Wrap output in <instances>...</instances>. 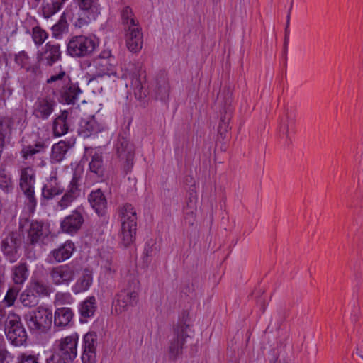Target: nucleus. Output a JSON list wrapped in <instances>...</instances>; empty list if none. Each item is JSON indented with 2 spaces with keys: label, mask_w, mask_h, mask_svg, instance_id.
Wrapping results in <instances>:
<instances>
[{
  "label": "nucleus",
  "mask_w": 363,
  "mask_h": 363,
  "mask_svg": "<svg viewBox=\"0 0 363 363\" xmlns=\"http://www.w3.org/2000/svg\"><path fill=\"white\" fill-rule=\"evenodd\" d=\"M114 57L108 50L101 52L94 61V65L98 70V73L90 78L89 83L94 85L96 82H100L105 88H113L114 83L118 77L113 71Z\"/></svg>",
  "instance_id": "obj_1"
},
{
  "label": "nucleus",
  "mask_w": 363,
  "mask_h": 363,
  "mask_svg": "<svg viewBox=\"0 0 363 363\" xmlns=\"http://www.w3.org/2000/svg\"><path fill=\"white\" fill-rule=\"evenodd\" d=\"M46 83L52 84L55 83L58 87L54 94L60 96V101L67 104H74L77 102L82 90L77 83L73 82L69 76L62 69L58 74L49 77Z\"/></svg>",
  "instance_id": "obj_2"
},
{
  "label": "nucleus",
  "mask_w": 363,
  "mask_h": 363,
  "mask_svg": "<svg viewBox=\"0 0 363 363\" xmlns=\"http://www.w3.org/2000/svg\"><path fill=\"white\" fill-rule=\"evenodd\" d=\"M121 223V242L124 247L130 245L135 239L137 226V214L135 208L126 203L119 208Z\"/></svg>",
  "instance_id": "obj_3"
},
{
  "label": "nucleus",
  "mask_w": 363,
  "mask_h": 363,
  "mask_svg": "<svg viewBox=\"0 0 363 363\" xmlns=\"http://www.w3.org/2000/svg\"><path fill=\"white\" fill-rule=\"evenodd\" d=\"M24 320L30 332L35 334L45 333L52 325V313L48 308L39 306L27 313Z\"/></svg>",
  "instance_id": "obj_4"
},
{
  "label": "nucleus",
  "mask_w": 363,
  "mask_h": 363,
  "mask_svg": "<svg viewBox=\"0 0 363 363\" xmlns=\"http://www.w3.org/2000/svg\"><path fill=\"white\" fill-rule=\"evenodd\" d=\"M4 331L8 340L15 346H21L27 340V333L21 317L13 313H9L4 324Z\"/></svg>",
  "instance_id": "obj_5"
},
{
  "label": "nucleus",
  "mask_w": 363,
  "mask_h": 363,
  "mask_svg": "<svg viewBox=\"0 0 363 363\" xmlns=\"http://www.w3.org/2000/svg\"><path fill=\"white\" fill-rule=\"evenodd\" d=\"M35 183V171L31 167L21 169L19 186L26 199V205L30 211H33L37 205L34 185Z\"/></svg>",
  "instance_id": "obj_6"
},
{
  "label": "nucleus",
  "mask_w": 363,
  "mask_h": 363,
  "mask_svg": "<svg viewBox=\"0 0 363 363\" xmlns=\"http://www.w3.org/2000/svg\"><path fill=\"white\" fill-rule=\"evenodd\" d=\"M22 245V235L17 231H11L5 234L1 242V250L11 263H13L20 257V250Z\"/></svg>",
  "instance_id": "obj_7"
},
{
  "label": "nucleus",
  "mask_w": 363,
  "mask_h": 363,
  "mask_svg": "<svg viewBox=\"0 0 363 363\" xmlns=\"http://www.w3.org/2000/svg\"><path fill=\"white\" fill-rule=\"evenodd\" d=\"M191 329L189 325L184 322H180L175 327L174 336L170 340L169 346V357L172 360H176L182 354L186 340L190 337Z\"/></svg>",
  "instance_id": "obj_8"
},
{
  "label": "nucleus",
  "mask_w": 363,
  "mask_h": 363,
  "mask_svg": "<svg viewBox=\"0 0 363 363\" xmlns=\"http://www.w3.org/2000/svg\"><path fill=\"white\" fill-rule=\"evenodd\" d=\"M95 48L96 43L91 38L77 35L69 40L67 46V52L72 57H83L91 55Z\"/></svg>",
  "instance_id": "obj_9"
},
{
  "label": "nucleus",
  "mask_w": 363,
  "mask_h": 363,
  "mask_svg": "<svg viewBox=\"0 0 363 363\" xmlns=\"http://www.w3.org/2000/svg\"><path fill=\"white\" fill-rule=\"evenodd\" d=\"M78 340L79 335L76 333L62 337L55 342L54 354L62 357L64 359L72 362L77 355Z\"/></svg>",
  "instance_id": "obj_10"
},
{
  "label": "nucleus",
  "mask_w": 363,
  "mask_h": 363,
  "mask_svg": "<svg viewBox=\"0 0 363 363\" xmlns=\"http://www.w3.org/2000/svg\"><path fill=\"white\" fill-rule=\"evenodd\" d=\"M116 154L118 158L125 162L124 168L129 172L133 165L135 149L133 145L124 135H119L115 145Z\"/></svg>",
  "instance_id": "obj_11"
},
{
  "label": "nucleus",
  "mask_w": 363,
  "mask_h": 363,
  "mask_svg": "<svg viewBox=\"0 0 363 363\" xmlns=\"http://www.w3.org/2000/svg\"><path fill=\"white\" fill-rule=\"evenodd\" d=\"M76 276V268L71 264L54 267L50 270V277L53 284L69 285Z\"/></svg>",
  "instance_id": "obj_12"
},
{
  "label": "nucleus",
  "mask_w": 363,
  "mask_h": 363,
  "mask_svg": "<svg viewBox=\"0 0 363 363\" xmlns=\"http://www.w3.org/2000/svg\"><path fill=\"white\" fill-rule=\"evenodd\" d=\"M85 211L82 206H79L72 213L65 216L60 223L62 232L73 235L78 232L84 222Z\"/></svg>",
  "instance_id": "obj_13"
},
{
  "label": "nucleus",
  "mask_w": 363,
  "mask_h": 363,
  "mask_svg": "<svg viewBox=\"0 0 363 363\" xmlns=\"http://www.w3.org/2000/svg\"><path fill=\"white\" fill-rule=\"evenodd\" d=\"M49 234L50 230L43 222L32 220L27 230L26 242L31 246L44 245Z\"/></svg>",
  "instance_id": "obj_14"
},
{
  "label": "nucleus",
  "mask_w": 363,
  "mask_h": 363,
  "mask_svg": "<svg viewBox=\"0 0 363 363\" xmlns=\"http://www.w3.org/2000/svg\"><path fill=\"white\" fill-rule=\"evenodd\" d=\"M57 106L55 100L50 96L36 99L32 109V115L38 120L46 121L55 111Z\"/></svg>",
  "instance_id": "obj_15"
},
{
  "label": "nucleus",
  "mask_w": 363,
  "mask_h": 363,
  "mask_svg": "<svg viewBox=\"0 0 363 363\" xmlns=\"http://www.w3.org/2000/svg\"><path fill=\"white\" fill-rule=\"evenodd\" d=\"M138 300V291L135 289L126 288L121 290L116 296L113 303V307L116 314H121L130 307L135 306Z\"/></svg>",
  "instance_id": "obj_16"
},
{
  "label": "nucleus",
  "mask_w": 363,
  "mask_h": 363,
  "mask_svg": "<svg viewBox=\"0 0 363 363\" xmlns=\"http://www.w3.org/2000/svg\"><path fill=\"white\" fill-rule=\"evenodd\" d=\"M79 18L74 25L81 28L86 25L89 21L95 19L100 13L101 7L98 1H77Z\"/></svg>",
  "instance_id": "obj_17"
},
{
  "label": "nucleus",
  "mask_w": 363,
  "mask_h": 363,
  "mask_svg": "<svg viewBox=\"0 0 363 363\" xmlns=\"http://www.w3.org/2000/svg\"><path fill=\"white\" fill-rule=\"evenodd\" d=\"M79 179L74 175L71 179L65 192L56 203V208L60 210H65L80 196Z\"/></svg>",
  "instance_id": "obj_18"
},
{
  "label": "nucleus",
  "mask_w": 363,
  "mask_h": 363,
  "mask_svg": "<svg viewBox=\"0 0 363 363\" xmlns=\"http://www.w3.org/2000/svg\"><path fill=\"white\" fill-rule=\"evenodd\" d=\"M61 57L60 45L50 42L47 43L42 51L37 54L38 62L40 67L41 65L52 67L55 62L60 60Z\"/></svg>",
  "instance_id": "obj_19"
},
{
  "label": "nucleus",
  "mask_w": 363,
  "mask_h": 363,
  "mask_svg": "<svg viewBox=\"0 0 363 363\" xmlns=\"http://www.w3.org/2000/svg\"><path fill=\"white\" fill-rule=\"evenodd\" d=\"M105 130V126L98 122L94 116L82 118L79 123L78 134L84 138L95 137Z\"/></svg>",
  "instance_id": "obj_20"
},
{
  "label": "nucleus",
  "mask_w": 363,
  "mask_h": 363,
  "mask_svg": "<svg viewBox=\"0 0 363 363\" xmlns=\"http://www.w3.org/2000/svg\"><path fill=\"white\" fill-rule=\"evenodd\" d=\"M75 250L74 243L67 240L57 247L52 250L48 255V263H60L69 259Z\"/></svg>",
  "instance_id": "obj_21"
},
{
  "label": "nucleus",
  "mask_w": 363,
  "mask_h": 363,
  "mask_svg": "<svg viewBox=\"0 0 363 363\" xmlns=\"http://www.w3.org/2000/svg\"><path fill=\"white\" fill-rule=\"evenodd\" d=\"M97 335L87 333L83 338L82 363H96Z\"/></svg>",
  "instance_id": "obj_22"
},
{
  "label": "nucleus",
  "mask_w": 363,
  "mask_h": 363,
  "mask_svg": "<svg viewBox=\"0 0 363 363\" xmlns=\"http://www.w3.org/2000/svg\"><path fill=\"white\" fill-rule=\"evenodd\" d=\"M14 61L21 69L30 73L34 77H40L43 71L39 62L30 63V58L25 51H21L15 55Z\"/></svg>",
  "instance_id": "obj_23"
},
{
  "label": "nucleus",
  "mask_w": 363,
  "mask_h": 363,
  "mask_svg": "<svg viewBox=\"0 0 363 363\" xmlns=\"http://www.w3.org/2000/svg\"><path fill=\"white\" fill-rule=\"evenodd\" d=\"M64 187L59 181L56 174L50 175L42 188V197L46 200L52 199L55 196L64 192Z\"/></svg>",
  "instance_id": "obj_24"
},
{
  "label": "nucleus",
  "mask_w": 363,
  "mask_h": 363,
  "mask_svg": "<svg viewBox=\"0 0 363 363\" xmlns=\"http://www.w3.org/2000/svg\"><path fill=\"white\" fill-rule=\"evenodd\" d=\"M70 127L71 121L69 118V112L66 110L61 111L52 123V130L55 137L67 134Z\"/></svg>",
  "instance_id": "obj_25"
},
{
  "label": "nucleus",
  "mask_w": 363,
  "mask_h": 363,
  "mask_svg": "<svg viewBox=\"0 0 363 363\" xmlns=\"http://www.w3.org/2000/svg\"><path fill=\"white\" fill-rule=\"evenodd\" d=\"M125 42L128 49L132 52H138L142 49L143 34L139 26L128 28Z\"/></svg>",
  "instance_id": "obj_26"
},
{
  "label": "nucleus",
  "mask_w": 363,
  "mask_h": 363,
  "mask_svg": "<svg viewBox=\"0 0 363 363\" xmlns=\"http://www.w3.org/2000/svg\"><path fill=\"white\" fill-rule=\"evenodd\" d=\"M89 202L99 216H104L106 208L107 201L100 189L92 191L88 198Z\"/></svg>",
  "instance_id": "obj_27"
},
{
  "label": "nucleus",
  "mask_w": 363,
  "mask_h": 363,
  "mask_svg": "<svg viewBox=\"0 0 363 363\" xmlns=\"http://www.w3.org/2000/svg\"><path fill=\"white\" fill-rule=\"evenodd\" d=\"M99 264L105 275L111 276L116 271V264L110 250H101L100 252Z\"/></svg>",
  "instance_id": "obj_28"
},
{
  "label": "nucleus",
  "mask_w": 363,
  "mask_h": 363,
  "mask_svg": "<svg viewBox=\"0 0 363 363\" xmlns=\"http://www.w3.org/2000/svg\"><path fill=\"white\" fill-rule=\"evenodd\" d=\"M74 317V313L70 308H57L54 314V325L55 327L64 328L70 325Z\"/></svg>",
  "instance_id": "obj_29"
},
{
  "label": "nucleus",
  "mask_w": 363,
  "mask_h": 363,
  "mask_svg": "<svg viewBox=\"0 0 363 363\" xmlns=\"http://www.w3.org/2000/svg\"><path fill=\"white\" fill-rule=\"evenodd\" d=\"M93 282L92 272L85 269L82 275L77 279L72 286V291L74 294H79L87 291Z\"/></svg>",
  "instance_id": "obj_30"
},
{
  "label": "nucleus",
  "mask_w": 363,
  "mask_h": 363,
  "mask_svg": "<svg viewBox=\"0 0 363 363\" xmlns=\"http://www.w3.org/2000/svg\"><path fill=\"white\" fill-rule=\"evenodd\" d=\"M69 148L68 143L60 140L55 143L52 147L50 155V161L52 163H59L62 162Z\"/></svg>",
  "instance_id": "obj_31"
},
{
  "label": "nucleus",
  "mask_w": 363,
  "mask_h": 363,
  "mask_svg": "<svg viewBox=\"0 0 363 363\" xmlns=\"http://www.w3.org/2000/svg\"><path fill=\"white\" fill-rule=\"evenodd\" d=\"M196 197L191 196L184 207V219L189 225H193L196 221Z\"/></svg>",
  "instance_id": "obj_32"
},
{
  "label": "nucleus",
  "mask_w": 363,
  "mask_h": 363,
  "mask_svg": "<svg viewBox=\"0 0 363 363\" xmlns=\"http://www.w3.org/2000/svg\"><path fill=\"white\" fill-rule=\"evenodd\" d=\"M12 279L15 284L22 285L28 279V271L26 263H20L11 269Z\"/></svg>",
  "instance_id": "obj_33"
},
{
  "label": "nucleus",
  "mask_w": 363,
  "mask_h": 363,
  "mask_svg": "<svg viewBox=\"0 0 363 363\" xmlns=\"http://www.w3.org/2000/svg\"><path fill=\"white\" fill-rule=\"evenodd\" d=\"M155 97L160 100H166L169 94V86L167 79L162 77L157 79L155 87Z\"/></svg>",
  "instance_id": "obj_34"
},
{
  "label": "nucleus",
  "mask_w": 363,
  "mask_h": 363,
  "mask_svg": "<svg viewBox=\"0 0 363 363\" xmlns=\"http://www.w3.org/2000/svg\"><path fill=\"white\" fill-rule=\"evenodd\" d=\"M96 299L90 296L84 301L79 308V313L82 318H88L94 315L96 308Z\"/></svg>",
  "instance_id": "obj_35"
},
{
  "label": "nucleus",
  "mask_w": 363,
  "mask_h": 363,
  "mask_svg": "<svg viewBox=\"0 0 363 363\" xmlns=\"http://www.w3.org/2000/svg\"><path fill=\"white\" fill-rule=\"evenodd\" d=\"M121 17L122 23L128 26V28L138 26L139 23L135 18L132 9L129 6H125L122 9L121 11Z\"/></svg>",
  "instance_id": "obj_36"
},
{
  "label": "nucleus",
  "mask_w": 363,
  "mask_h": 363,
  "mask_svg": "<svg viewBox=\"0 0 363 363\" xmlns=\"http://www.w3.org/2000/svg\"><path fill=\"white\" fill-rule=\"evenodd\" d=\"M20 301L25 307H34L38 304V296L30 289H26L20 295Z\"/></svg>",
  "instance_id": "obj_37"
},
{
  "label": "nucleus",
  "mask_w": 363,
  "mask_h": 363,
  "mask_svg": "<svg viewBox=\"0 0 363 363\" xmlns=\"http://www.w3.org/2000/svg\"><path fill=\"white\" fill-rule=\"evenodd\" d=\"M62 1H46L42 5V13L45 18H48L60 9Z\"/></svg>",
  "instance_id": "obj_38"
},
{
  "label": "nucleus",
  "mask_w": 363,
  "mask_h": 363,
  "mask_svg": "<svg viewBox=\"0 0 363 363\" xmlns=\"http://www.w3.org/2000/svg\"><path fill=\"white\" fill-rule=\"evenodd\" d=\"M45 147L46 145L45 143L43 142L37 143L34 145L26 146L21 150L22 157L23 159L26 160L30 156L43 152Z\"/></svg>",
  "instance_id": "obj_39"
},
{
  "label": "nucleus",
  "mask_w": 363,
  "mask_h": 363,
  "mask_svg": "<svg viewBox=\"0 0 363 363\" xmlns=\"http://www.w3.org/2000/svg\"><path fill=\"white\" fill-rule=\"evenodd\" d=\"M89 169L90 171L98 177H101L104 173V165H103V160L102 157L95 153L91 158V162H89Z\"/></svg>",
  "instance_id": "obj_40"
},
{
  "label": "nucleus",
  "mask_w": 363,
  "mask_h": 363,
  "mask_svg": "<svg viewBox=\"0 0 363 363\" xmlns=\"http://www.w3.org/2000/svg\"><path fill=\"white\" fill-rule=\"evenodd\" d=\"M67 31V23L61 18L58 22L52 27V36L57 39L61 38L63 33Z\"/></svg>",
  "instance_id": "obj_41"
},
{
  "label": "nucleus",
  "mask_w": 363,
  "mask_h": 363,
  "mask_svg": "<svg viewBox=\"0 0 363 363\" xmlns=\"http://www.w3.org/2000/svg\"><path fill=\"white\" fill-rule=\"evenodd\" d=\"M48 35L45 30H43L39 26H35L32 30V38L37 45H42L48 38Z\"/></svg>",
  "instance_id": "obj_42"
},
{
  "label": "nucleus",
  "mask_w": 363,
  "mask_h": 363,
  "mask_svg": "<svg viewBox=\"0 0 363 363\" xmlns=\"http://www.w3.org/2000/svg\"><path fill=\"white\" fill-rule=\"evenodd\" d=\"M30 289L39 296H48L50 293L49 286L40 281H33Z\"/></svg>",
  "instance_id": "obj_43"
},
{
  "label": "nucleus",
  "mask_w": 363,
  "mask_h": 363,
  "mask_svg": "<svg viewBox=\"0 0 363 363\" xmlns=\"http://www.w3.org/2000/svg\"><path fill=\"white\" fill-rule=\"evenodd\" d=\"M19 289L16 287L10 288L3 300L4 303L6 306L10 307L14 304V302L18 296Z\"/></svg>",
  "instance_id": "obj_44"
},
{
  "label": "nucleus",
  "mask_w": 363,
  "mask_h": 363,
  "mask_svg": "<svg viewBox=\"0 0 363 363\" xmlns=\"http://www.w3.org/2000/svg\"><path fill=\"white\" fill-rule=\"evenodd\" d=\"M73 301L69 293H57L55 296V303L56 305H63L66 303H71Z\"/></svg>",
  "instance_id": "obj_45"
},
{
  "label": "nucleus",
  "mask_w": 363,
  "mask_h": 363,
  "mask_svg": "<svg viewBox=\"0 0 363 363\" xmlns=\"http://www.w3.org/2000/svg\"><path fill=\"white\" fill-rule=\"evenodd\" d=\"M0 189L6 193L12 191L13 185L9 177L5 174L0 175Z\"/></svg>",
  "instance_id": "obj_46"
},
{
  "label": "nucleus",
  "mask_w": 363,
  "mask_h": 363,
  "mask_svg": "<svg viewBox=\"0 0 363 363\" xmlns=\"http://www.w3.org/2000/svg\"><path fill=\"white\" fill-rule=\"evenodd\" d=\"M132 86H133L134 94L136 98L141 100L145 97V96H146L145 91H144L143 90V86H142L140 82L138 79H135L132 82Z\"/></svg>",
  "instance_id": "obj_47"
},
{
  "label": "nucleus",
  "mask_w": 363,
  "mask_h": 363,
  "mask_svg": "<svg viewBox=\"0 0 363 363\" xmlns=\"http://www.w3.org/2000/svg\"><path fill=\"white\" fill-rule=\"evenodd\" d=\"M10 353L7 351L5 342L0 338V363H9Z\"/></svg>",
  "instance_id": "obj_48"
},
{
  "label": "nucleus",
  "mask_w": 363,
  "mask_h": 363,
  "mask_svg": "<svg viewBox=\"0 0 363 363\" xmlns=\"http://www.w3.org/2000/svg\"><path fill=\"white\" fill-rule=\"evenodd\" d=\"M18 363H38V362L34 355L21 354L18 357Z\"/></svg>",
  "instance_id": "obj_49"
},
{
  "label": "nucleus",
  "mask_w": 363,
  "mask_h": 363,
  "mask_svg": "<svg viewBox=\"0 0 363 363\" xmlns=\"http://www.w3.org/2000/svg\"><path fill=\"white\" fill-rule=\"evenodd\" d=\"M230 120V117H224V118L221 119V121L218 126V133L221 136H223L225 133L228 132L229 129L228 122Z\"/></svg>",
  "instance_id": "obj_50"
},
{
  "label": "nucleus",
  "mask_w": 363,
  "mask_h": 363,
  "mask_svg": "<svg viewBox=\"0 0 363 363\" xmlns=\"http://www.w3.org/2000/svg\"><path fill=\"white\" fill-rule=\"evenodd\" d=\"M69 360L64 359L62 357L53 354L47 359V363H68Z\"/></svg>",
  "instance_id": "obj_51"
},
{
  "label": "nucleus",
  "mask_w": 363,
  "mask_h": 363,
  "mask_svg": "<svg viewBox=\"0 0 363 363\" xmlns=\"http://www.w3.org/2000/svg\"><path fill=\"white\" fill-rule=\"evenodd\" d=\"M292 7H293V4L291 3L289 9V11H288L287 24H286V30H285V45L287 44L288 38H289V31L288 30V26H289V23L290 13H291V11L292 9Z\"/></svg>",
  "instance_id": "obj_52"
},
{
  "label": "nucleus",
  "mask_w": 363,
  "mask_h": 363,
  "mask_svg": "<svg viewBox=\"0 0 363 363\" xmlns=\"http://www.w3.org/2000/svg\"><path fill=\"white\" fill-rule=\"evenodd\" d=\"M289 118L287 116V121L285 122L283 120L281 122V128L283 129L286 137L289 135Z\"/></svg>",
  "instance_id": "obj_53"
}]
</instances>
